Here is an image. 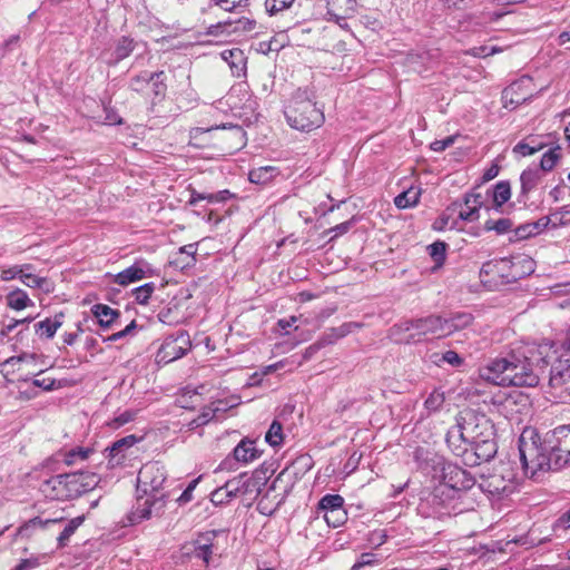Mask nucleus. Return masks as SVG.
<instances>
[{
	"instance_id": "58",
	"label": "nucleus",
	"mask_w": 570,
	"mask_h": 570,
	"mask_svg": "<svg viewBox=\"0 0 570 570\" xmlns=\"http://www.w3.org/2000/svg\"><path fill=\"white\" fill-rule=\"evenodd\" d=\"M352 225H353V222L352 220H346V222H343L332 228H330L327 230L328 234L333 233L334 235L331 237V240L341 236V235H344L346 234L351 228H352Z\"/></svg>"
},
{
	"instance_id": "45",
	"label": "nucleus",
	"mask_w": 570,
	"mask_h": 570,
	"mask_svg": "<svg viewBox=\"0 0 570 570\" xmlns=\"http://www.w3.org/2000/svg\"><path fill=\"white\" fill-rule=\"evenodd\" d=\"M156 286L153 282L146 283L139 287H136L132 291V296L138 304L145 305L148 303L151 294L154 293Z\"/></svg>"
},
{
	"instance_id": "34",
	"label": "nucleus",
	"mask_w": 570,
	"mask_h": 570,
	"mask_svg": "<svg viewBox=\"0 0 570 570\" xmlns=\"http://www.w3.org/2000/svg\"><path fill=\"white\" fill-rule=\"evenodd\" d=\"M6 298L7 305L16 311H22L28 306H33V302L29 298L28 294L20 288L11 291Z\"/></svg>"
},
{
	"instance_id": "61",
	"label": "nucleus",
	"mask_w": 570,
	"mask_h": 570,
	"mask_svg": "<svg viewBox=\"0 0 570 570\" xmlns=\"http://www.w3.org/2000/svg\"><path fill=\"white\" fill-rule=\"evenodd\" d=\"M200 200H207L208 203H214L213 193H198L193 190L190 194V198L188 200L189 205L196 206Z\"/></svg>"
},
{
	"instance_id": "13",
	"label": "nucleus",
	"mask_w": 570,
	"mask_h": 570,
	"mask_svg": "<svg viewBox=\"0 0 570 570\" xmlns=\"http://www.w3.org/2000/svg\"><path fill=\"white\" fill-rule=\"evenodd\" d=\"M166 480L167 472L160 462H147L138 472L137 490L144 494H160Z\"/></svg>"
},
{
	"instance_id": "38",
	"label": "nucleus",
	"mask_w": 570,
	"mask_h": 570,
	"mask_svg": "<svg viewBox=\"0 0 570 570\" xmlns=\"http://www.w3.org/2000/svg\"><path fill=\"white\" fill-rule=\"evenodd\" d=\"M431 360L438 366H441L442 363H448L453 367H459L464 362V360L455 351L452 350H449L444 353H433L431 355Z\"/></svg>"
},
{
	"instance_id": "51",
	"label": "nucleus",
	"mask_w": 570,
	"mask_h": 570,
	"mask_svg": "<svg viewBox=\"0 0 570 570\" xmlns=\"http://www.w3.org/2000/svg\"><path fill=\"white\" fill-rule=\"evenodd\" d=\"M520 87H521L520 82H513L507 89H504L503 99L505 101V106H508V104L518 106L521 102L527 100L525 97H515V98L513 97V95L520 89Z\"/></svg>"
},
{
	"instance_id": "7",
	"label": "nucleus",
	"mask_w": 570,
	"mask_h": 570,
	"mask_svg": "<svg viewBox=\"0 0 570 570\" xmlns=\"http://www.w3.org/2000/svg\"><path fill=\"white\" fill-rule=\"evenodd\" d=\"M166 76L163 70H142L129 79L128 88L131 91L151 98V105L161 101L167 91Z\"/></svg>"
},
{
	"instance_id": "47",
	"label": "nucleus",
	"mask_w": 570,
	"mask_h": 570,
	"mask_svg": "<svg viewBox=\"0 0 570 570\" xmlns=\"http://www.w3.org/2000/svg\"><path fill=\"white\" fill-rule=\"evenodd\" d=\"M444 401V393L439 390H434L425 400L424 406L429 412H436L438 410L441 409Z\"/></svg>"
},
{
	"instance_id": "44",
	"label": "nucleus",
	"mask_w": 570,
	"mask_h": 570,
	"mask_svg": "<svg viewBox=\"0 0 570 570\" xmlns=\"http://www.w3.org/2000/svg\"><path fill=\"white\" fill-rule=\"evenodd\" d=\"M559 150V147L551 148L542 155V158L540 160V167H538L542 174L544 171L551 170L556 166L560 158Z\"/></svg>"
},
{
	"instance_id": "40",
	"label": "nucleus",
	"mask_w": 570,
	"mask_h": 570,
	"mask_svg": "<svg viewBox=\"0 0 570 570\" xmlns=\"http://www.w3.org/2000/svg\"><path fill=\"white\" fill-rule=\"evenodd\" d=\"M429 253L435 265L432 267V272L438 271L443 266L446 257V244L444 242H435L429 246Z\"/></svg>"
},
{
	"instance_id": "21",
	"label": "nucleus",
	"mask_w": 570,
	"mask_h": 570,
	"mask_svg": "<svg viewBox=\"0 0 570 570\" xmlns=\"http://www.w3.org/2000/svg\"><path fill=\"white\" fill-rule=\"evenodd\" d=\"M136 442L137 438L135 435H127L114 442L111 446L105 450L107 458H109V463L111 465L120 464L126 456L125 452Z\"/></svg>"
},
{
	"instance_id": "35",
	"label": "nucleus",
	"mask_w": 570,
	"mask_h": 570,
	"mask_svg": "<svg viewBox=\"0 0 570 570\" xmlns=\"http://www.w3.org/2000/svg\"><path fill=\"white\" fill-rule=\"evenodd\" d=\"M421 196V189L416 187H410L407 190L401 193L394 198V204L399 208H410L419 203Z\"/></svg>"
},
{
	"instance_id": "36",
	"label": "nucleus",
	"mask_w": 570,
	"mask_h": 570,
	"mask_svg": "<svg viewBox=\"0 0 570 570\" xmlns=\"http://www.w3.org/2000/svg\"><path fill=\"white\" fill-rule=\"evenodd\" d=\"M94 453V450L91 448H82L77 446L73 449H70L63 453L62 461L67 465H73L79 462H83Z\"/></svg>"
},
{
	"instance_id": "9",
	"label": "nucleus",
	"mask_w": 570,
	"mask_h": 570,
	"mask_svg": "<svg viewBox=\"0 0 570 570\" xmlns=\"http://www.w3.org/2000/svg\"><path fill=\"white\" fill-rule=\"evenodd\" d=\"M394 328H397L400 332L409 333L404 340L409 344L419 343L428 335H435L438 337L443 336L442 317L438 315L405 320L395 325Z\"/></svg>"
},
{
	"instance_id": "55",
	"label": "nucleus",
	"mask_w": 570,
	"mask_h": 570,
	"mask_svg": "<svg viewBox=\"0 0 570 570\" xmlns=\"http://www.w3.org/2000/svg\"><path fill=\"white\" fill-rule=\"evenodd\" d=\"M340 338L342 337L337 335L336 327H332L323 335V337L315 345L311 346L308 350H318L322 346L335 343Z\"/></svg>"
},
{
	"instance_id": "31",
	"label": "nucleus",
	"mask_w": 570,
	"mask_h": 570,
	"mask_svg": "<svg viewBox=\"0 0 570 570\" xmlns=\"http://www.w3.org/2000/svg\"><path fill=\"white\" fill-rule=\"evenodd\" d=\"M250 484H255V482L250 478L243 474L238 478L227 481L220 488L225 491V497L236 498L239 493H246Z\"/></svg>"
},
{
	"instance_id": "52",
	"label": "nucleus",
	"mask_w": 570,
	"mask_h": 570,
	"mask_svg": "<svg viewBox=\"0 0 570 570\" xmlns=\"http://www.w3.org/2000/svg\"><path fill=\"white\" fill-rule=\"evenodd\" d=\"M487 230H495L498 234H504L512 227V222L509 218H500L498 220H488L484 225Z\"/></svg>"
},
{
	"instance_id": "32",
	"label": "nucleus",
	"mask_w": 570,
	"mask_h": 570,
	"mask_svg": "<svg viewBox=\"0 0 570 570\" xmlns=\"http://www.w3.org/2000/svg\"><path fill=\"white\" fill-rule=\"evenodd\" d=\"M222 401L213 402L210 405L203 407L200 414L189 422V429H196L209 423L216 417L218 412H224L225 407L222 406Z\"/></svg>"
},
{
	"instance_id": "22",
	"label": "nucleus",
	"mask_w": 570,
	"mask_h": 570,
	"mask_svg": "<svg viewBox=\"0 0 570 570\" xmlns=\"http://www.w3.org/2000/svg\"><path fill=\"white\" fill-rule=\"evenodd\" d=\"M512 264V275H508V279H512V282H517L530 274H532L535 269L534 261L525 255H518L511 257Z\"/></svg>"
},
{
	"instance_id": "42",
	"label": "nucleus",
	"mask_w": 570,
	"mask_h": 570,
	"mask_svg": "<svg viewBox=\"0 0 570 570\" xmlns=\"http://www.w3.org/2000/svg\"><path fill=\"white\" fill-rule=\"evenodd\" d=\"M265 441L273 448L283 443V428L282 424L274 420L266 432Z\"/></svg>"
},
{
	"instance_id": "27",
	"label": "nucleus",
	"mask_w": 570,
	"mask_h": 570,
	"mask_svg": "<svg viewBox=\"0 0 570 570\" xmlns=\"http://www.w3.org/2000/svg\"><path fill=\"white\" fill-rule=\"evenodd\" d=\"M511 482L507 481L502 475L493 474L484 479L481 488L492 495H504L510 492Z\"/></svg>"
},
{
	"instance_id": "26",
	"label": "nucleus",
	"mask_w": 570,
	"mask_h": 570,
	"mask_svg": "<svg viewBox=\"0 0 570 570\" xmlns=\"http://www.w3.org/2000/svg\"><path fill=\"white\" fill-rule=\"evenodd\" d=\"M63 313L56 314L52 318L48 317L35 324L36 333L46 338H52L57 331L63 324Z\"/></svg>"
},
{
	"instance_id": "57",
	"label": "nucleus",
	"mask_w": 570,
	"mask_h": 570,
	"mask_svg": "<svg viewBox=\"0 0 570 570\" xmlns=\"http://www.w3.org/2000/svg\"><path fill=\"white\" fill-rule=\"evenodd\" d=\"M137 328L136 321H131L124 330L118 331L108 337L104 338L105 342H115L120 338H124L127 335H131L134 331Z\"/></svg>"
},
{
	"instance_id": "49",
	"label": "nucleus",
	"mask_w": 570,
	"mask_h": 570,
	"mask_svg": "<svg viewBox=\"0 0 570 570\" xmlns=\"http://www.w3.org/2000/svg\"><path fill=\"white\" fill-rule=\"evenodd\" d=\"M480 208L472 203L466 204V197L464 196V203L459 212V218L466 222H474L479 218Z\"/></svg>"
},
{
	"instance_id": "48",
	"label": "nucleus",
	"mask_w": 570,
	"mask_h": 570,
	"mask_svg": "<svg viewBox=\"0 0 570 570\" xmlns=\"http://www.w3.org/2000/svg\"><path fill=\"white\" fill-rule=\"evenodd\" d=\"M274 168L272 167H261L249 173V180L255 184H265L273 176Z\"/></svg>"
},
{
	"instance_id": "46",
	"label": "nucleus",
	"mask_w": 570,
	"mask_h": 570,
	"mask_svg": "<svg viewBox=\"0 0 570 570\" xmlns=\"http://www.w3.org/2000/svg\"><path fill=\"white\" fill-rule=\"evenodd\" d=\"M23 271H33V266L31 264L12 266V267L2 269L0 277L2 281H6V282L14 279L17 277L20 279Z\"/></svg>"
},
{
	"instance_id": "14",
	"label": "nucleus",
	"mask_w": 570,
	"mask_h": 570,
	"mask_svg": "<svg viewBox=\"0 0 570 570\" xmlns=\"http://www.w3.org/2000/svg\"><path fill=\"white\" fill-rule=\"evenodd\" d=\"M511 257H503L484 263L480 269V277L483 283L493 285L513 283L508 279V275H512Z\"/></svg>"
},
{
	"instance_id": "8",
	"label": "nucleus",
	"mask_w": 570,
	"mask_h": 570,
	"mask_svg": "<svg viewBox=\"0 0 570 570\" xmlns=\"http://www.w3.org/2000/svg\"><path fill=\"white\" fill-rule=\"evenodd\" d=\"M86 517L78 515L70 520H65V518H53V519H42L40 517H36L29 520L24 525L19 529V533L21 535H29L30 530L32 529H49L52 525L58 523L63 524L61 532L57 537V546L59 549H62L69 544L70 538L76 533V531L83 524Z\"/></svg>"
},
{
	"instance_id": "16",
	"label": "nucleus",
	"mask_w": 570,
	"mask_h": 570,
	"mask_svg": "<svg viewBox=\"0 0 570 570\" xmlns=\"http://www.w3.org/2000/svg\"><path fill=\"white\" fill-rule=\"evenodd\" d=\"M557 440L554 456L557 468L570 466V425H559L553 430Z\"/></svg>"
},
{
	"instance_id": "23",
	"label": "nucleus",
	"mask_w": 570,
	"mask_h": 570,
	"mask_svg": "<svg viewBox=\"0 0 570 570\" xmlns=\"http://www.w3.org/2000/svg\"><path fill=\"white\" fill-rule=\"evenodd\" d=\"M261 452L255 446V442L245 438L233 450V459L237 463L248 464L256 460Z\"/></svg>"
},
{
	"instance_id": "37",
	"label": "nucleus",
	"mask_w": 570,
	"mask_h": 570,
	"mask_svg": "<svg viewBox=\"0 0 570 570\" xmlns=\"http://www.w3.org/2000/svg\"><path fill=\"white\" fill-rule=\"evenodd\" d=\"M493 204L497 208L505 204L511 197V186L508 180L497 183L492 190Z\"/></svg>"
},
{
	"instance_id": "3",
	"label": "nucleus",
	"mask_w": 570,
	"mask_h": 570,
	"mask_svg": "<svg viewBox=\"0 0 570 570\" xmlns=\"http://www.w3.org/2000/svg\"><path fill=\"white\" fill-rule=\"evenodd\" d=\"M463 430L469 435L470 446L478 452L481 462H488L494 458L498 451L494 440L495 430L491 420L483 413L474 410H465L459 414Z\"/></svg>"
},
{
	"instance_id": "12",
	"label": "nucleus",
	"mask_w": 570,
	"mask_h": 570,
	"mask_svg": "<svg viewBox=\"0 0 570 570\" xmlns=\"http://www.w3.org/2000/svg\"><path fill=\"white\" fill-rule=\"evenodd\" d=\"M190 347L189 334L186 331H179L177 334L165 337L156 354V361L158 364H168L186 355Z\"/></svg>"
},
{
	"instance_id": "19",
	"label": "nucleus",
	"mask_w": 570,
	"mask_h": 570,
	"mask_svg": "<svg viewBox=\"0 0 570 570\" xmlns=\"http://www.w3.org/2000/svg\"><path fill=\"white\" fill-rule=\"evenodd\" d=\"M473 322V315L466 312H458L451 314L449 317H442V333L443 336H449L456 331H461Z\"/></svg>"
},
{
	"instance_id": "33",
	"label": "nucleus",
	"mask_w": 570,
	"mask_h": 570,
	"mask_svg": "<svg viewBox=\"0 0 570 570\" xmlns=\"http://www.w3.org/2000/svg\"><path fill=\"white\" fill-rule=\"evenodd\" d=\"M145 277V271L137 264L129 266L115 275L114 282L120 286H127L130 283L140 281Z\"/></svg>"
},
{
	"instance_id": "2",
	"label": "nucleus",
	"mask_w": 570,
	"mask_h": 570,
	"mask_svg": "<svg viewBox=\"0 0 570 570\" xmlns=\"http://www.w3.org/2000/svg\"><path fill=\"white\" fill-rule=\"evenodd\" d=\"M99 481L92 472L61 473L41 479L38 489L48 500L66 501L94 490Z\"/></svg>"
},
{
	"instance_id": "25",
	"label": "nucleus",
	"mask_w": 570,
	"mask_h": 570,
	"mask_svg": "<svg viewBox=\"0 0 570 570\" xmlns=\"http://www.w3.org/2000/svg\"><path fill=\"white\" fill-rule=\"evenodd\" d=\"M256 28V21L248 17H240L238 19L227 20V37L239 38L244 37Z\"/></svg>"
},
{
	"instance_id": "17",
	"label": "nucleus",
	"mask_w": 570,
	"mask_h": 570,
	"mask_svg": "<svg viewBox=\"0 0 570 570\" xmlns=\"http://www.w3.org/2000/svg\"><path fill=\"white\" fill-rule=\"evenodd\" d=\"M444 489L439 487L434 490V492L430 493L426 498H424L420 505V512L425 517H435L440 518L448 513L445 501L442 499L444 494Z\"/></svg>"
},
{
	"instance_id": "18",
	"label": "nucleus",
	"mask_w": 570,
	"mask_h": 570,
	"mask_svg": "<svg viewBox=\"0 0 570 570\" xmlns=\"http://www.w3.org/2000/svg\"><path fill=\"white\" fill-rule=\"evenodd\" d=\"M542 177L543 174L538 167H529L521 173V191L518 197L519 203H527L528 195L537 188Z\"/></svg>"
},
{
	"instance_id": "50",
	"label": "nucleus",
	"mask_w": 570,
	"mask_h": 570,
	"mask_svg": "<svg viewBox=\"0 0 570 570\" xmlns=\"http://www.w3.org/2000/svg\"><path fill=\"white\" fill-rule=\"evenodd\" d=\"M295 0H265V10L269 16H274L285 9H288Z\"/></svg>"
},
{
	"instance_id": "53",
	"label": "nucleus",
	"mask_w": 570,
	"mask_h": 570,
	"mask_svg": "<svg viewBox=\"0 0 570 570\" xmlns=\"http://www.w3.org/2000/svg\"><path fill=\"white\" fill-rule=\"evenodd\" d=\"M551 218V227L558 228L562 225L570 223V210L566 207H562L560 210H557L550 215Z\"/></svg>"
},
{
	"instance_id": "6",
	"label": "nucleus",
	"mask_w": 570,
	"mask_h": 570,
	"mask_svg": "<svg viewBox=\"0 0 570 570\" xmlns=\"http://www.w3.org/2000/svg\"><path fill=\"white\" fill-rule=\"evenodd\" d=\"M520 461L525 474L530 473L534 476L537 472L548 470H560L557 468L554 446H547L543 444H537L534 441L531 443L524 442L520 439L519 444Z\"/></svg>"
},
{
	"instance_id": "24",
	"label": "nucleus",
	"mask_w": 570,
	"mask_h": 570,
	"mask_svg": "<svg viewBox=\"0 0 570 570\" xmlns=\"http://www.w3.org/2000/svg\"><path fill=\"white\" fill-rule=\"evenodd\" d=\"M549 144L548 139L537 135H530L513 147V153L522 157L531 156Z\"/></svg>"
},
{
	"instance_id": "5",
	"label": "nucleus",
	"mask_w": 570,
	"mask_h": 570,
	"mask_svg": "<svg viewBox=\"0 0 570 570\" xmlns=\"http://www.w3.org/2000/svg\"><path fill=\"white\" fill-rule=\"evenodd\" d=\"M431 475L439 481L440 487L454 491L468 490L475 484L473 475L459 465L446 461L443 456L433 454L428 461Z\"/></svg>"
},
{
	"instance_id": "4",
	"label": "nucleus",
	"mask_w": 570,
	"mask_h": 570,
	"mask_svg": "<svg viewBox=\"0 0 570 570\" xmlns=\"http://www.w3.org/2000/svg\"><path fill=\"white\" fill-rule=\"evenodd\" d=\"M285 118L292 128L309 131L324 121V114L308 97L306 89H297L285 107Z\"/></svg>"
},
{
	"instance_id": "60",
	"label": "nucleus",
	"mask_w": 570,
	"mask_h": 570,
	"mask_svg": "<svg viewBox=\"0 0 570 570\" xmlns=\"http://www.w3.org/2000/svg\"><path fill=\"white\" fill-rule=\"evenodd\" d=\"M104 111L106 112L105 122L108 125H119L121 124V118L117 115V112L107 104L102 102Z\"/></svg>"
},
{
	"instance_id": "1",
	"label": "nucleus",
	"mask_w": 570,
	"mask_h": 570,
	"mask_svg": "<svg viewBox=\"0 0 570 570\" xmlns=\"http://www.w3.org/2000/svg\"><path fill=\"white\" fill-rule=\"evenodd\" d=\"M552 346L548 343L528 345L523 351H513L505 357L492 361L480 370V376L495 385L534 387L540 377L546 374L548 367L549 351Z\"/></svg>"
},
{
	"instance_id": "30",
	"label": "nucleus",
	"mask_w": 570,
	"mask_h": 570,
	"mask_svg": "<svg viewBox=\"0 0 570 570\" xmlns=\"http://www.w3.org/2000/svg\"><path fill=\"white\" fill-rule=\"evenodd\" d=\"M92 314L98 320L101 327H111L115 321L120 316V312L105 304H96L91 308Z\"/></svg>"
},
{
	"instance_id": "15",
	"label": "nucleus",
	"mask_w": 570,
	"mask_h": 570,
	"mask_svg": "<svg viewBox=\"0 0 570 570\" xmlns=\"http://www.w3.org/2000/svg\"><path fill=\"white\" fill-rule=\"evenodd\" d=\"M137 51V56L135 58L134 65L139 63L141 57L148 52V48L146 42L137 41L134 38L122 36L120 37L115 45V49L112 52V59L109 61V65H117L121 60L129 57L132 52Z\"/></svg>"
},
{
	"instance_id": "28",
	"label": "nucleus",
	"mask_w": 570,
	"mask_h": 570,
	"mask_svg": "<svg viewBox=\"0 0 570 570\" xmlns=\"http://www.w3.org/2000/svg\"><path fill=\"white\" fill-rule=\"evenodd\" d=\"M344 499L340 494H326L318 502V509L325 513L340 514L341 518H346V512L343 508Z\"/></svg>"
},
{
	"instance_id": "63",
	"label": "nucleus",
	"mask_w": 570,
	"mask_h": 570,
	"mask_svg": "<svg viewBox=\"0 0 570 570\" xmlns=\"http://www.w3.org/2000/svg\"><path fill=\"white\" fill-rule=\"evenodd\" d=\"M232 499L233 498L225 497V491L222 488L216 489L210 494V501L216 505L227 503Z\"/></svg>"
},
{
	"instance_id": "10",
	"label": "nucleus",
	"mask_w": 570,
	"mask_h": 570,
	"mask_svg": "<svg viewBox=\"0 0 570 570\" xmlns=\"http://www.w3.org/2000/svg\"><path fill=\"white\" fill-rule=\"evenodd\" d=\"M463 424L458 415L456 423L448 430L446 444L450 451L458 458H461L462 463L468 466H475L481 464L478 452H475L470 442L468 441L469 435L463 430Z\"/></svg>"
},
{
	"instance_id": "29",
	"label": "nucleus",
	"mask_w": 570,
	"mask_h": 570,
	"mask_svg": "<svg viewBox=\"0 0 570 570\" xmlns=\"http://www.w3.org/2000/svg\"><path fill=\"white\" fill-rule=\"evenodd\" d=\"M215 537V532H206L196 541V547L194 550V554L196 558L204 561V563L209 564V561L213 556V539Z\"/></svg>"
},
{
	"instance_id": "64",
	"label": "nucleus",
	"mask_w": 570,
	"mask_h": 570,
	"mask_svg": "<svg viewBox=\"0 0 570 570\" xmlns=\"http://www.w3.org/2000/svg\"><path fill=\"white\" fill-rule=\"evenodd\" d=\"M39 566L37 558L22 559L12 570H31Z\"/></svg>"
},
{
	"instance_id": "62",
	"label": "nucleus",
	"mask_w": 570,
	"mask_h": 570,
	"mask_svg": "<svg viewBox=\"0 0 570 570\" xmlns=\"http://www.w3.org/2000/svg\"><path fill=\"white\" fill-rule=\"evenodd\" d=\"M453 142H454V137L450 136V137H446L445 139L433 141L431 144V149L433 151L441 153V151L445 150L448 147H450L451 145H453Z\"/></svg>"
},
{
	"instance_id": "54",
	"label": "nucleus",
	"mask_w": 570,
	"mask_h": 570,
	"mask_svg": "<svg viewBox=\"0 0 570 570\" xmlns=\"http://www.w3.org/2000/svg\"><path fill=\"white\" fill-rule=\"evenodd\" d=\"M135 419V412L132 411H124L122 413L116 415L111 421L108 422V426L111 429H119L125 424L131 422Z\"/></svg>"
},
{
	"instance_id": "41",
	"label": "nucleus",
	"mask_w": 570,
	"mask_h": 570,
	"mask_svg": "<svg viewBox=\"0 0 570 570\" xmlns=\"http://www.w3.org/2000/svg\"><path fill=\"white\" fill-rule=\"evenodd\" d=\"M20 281L30 288H43L46 292H50L47 278L35 275L32 271H23Z\"/></svg>"
},
{
	"instance_id": "11",
	"label": "nucleus",
	"mask_w": 570,
	"mask_h": 570,
	"mask_svg": "<svg viewBox=\"0 0 570 570\" xmlns=\"http://www.w3.org/2000/svg\"><path fill=\"white\" fill-rule=\"evenodd\" d=\"M167 495L165 493H148L139 495L131 512L128 514L129 524H137L145 520L159 518L165 512Z\"/></svg>"
},
{
	"instance_id": "39",
	"label": "nucleus",
	"mask_w": 570,
	"mask_h": 570,
	"mask_svg": "<svg viewBox=\"0 0 570 570\" xmlns=\"http://www.w3.org/2000/svg\"><path fill=\"white\" fill-rule=\"evenodd\" d=\"M159 322L167 324V325H176L179 324L183 315L179 311V307L177 304L175 305H168L164 308H161L157 315Z\"/></svg>"
},
{
	"instance_id": "20",
	"label": "nucleus",
	"mask_w": 570,
	"mask_h": 570,
	"mask_svg": "<svg viewBox=\"0 0 570 570\" xmlns=\"http://www.w3.org/2000/svg\"><path fill=\"white\" fill-rule=\"evenodd\" d=\"M222 58L228 63L234 77L242 78L246 76V58L243 50L239 48L224 50Z\"/></svg>"
},
{
	"instance_id": "59",
	"label": "nucleus",
	"mask_w": 570,
	"mask_h": 570,
	"mask_svg": "<svg viewBox=\"0 0 570 570\" xmlns=\"http://www.w3.org/2000/svg\"><path fill=\"white\" fill-rule=\"evenodd\" d=\"M207 35L214 37H227V20L215 24H210L207 29Z\"/></svg>"
},
{
	"instance_id": "43",
	"label": "nucleus",
	"mask_w": 570,
	"mask_h": 570,
	"mask_svg": "<svg viewBox=\"0 0 570 570\" xmlns=\"http://www.w3.org/2000/svg\"><path fill=\"white\" fill-rule=\"evenodd\" d=\"M551 225V218L550 216H543L539 218L535 223L532 225L523 226L519 228L518 233L521 236H529L532 234H539L546 228H548Z\"/></svg>"
},
{
	"instance_id": "56",
	"label": "nucleus",
	"mask_w": 570,
	"mask_h": 570,
	"mask_svg": "<svg viewBox=\"0 0 570 570\" xmlns=\"http://www.w3.org/2000/svg\"><path fill=\"white\" fill-rule=\"evenodd\" d=\"M498 52H501V49L495 47V46H492V47H489V46H480V47H473L471 48L468 53L473 56V57H479V58H484V57H489V56H492L494 53H498Z\"/></svg>"
}]
</instances>
